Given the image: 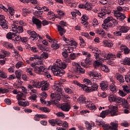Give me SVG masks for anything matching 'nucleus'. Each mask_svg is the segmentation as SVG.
Segmentation results:
<instances>
[{
	"instance_id": "2",
	"label": "nucleus",
	"mask_w": 130,
	"mask_h": 130,
	"mask_svg": "<svg viewBox=\"0 0 130 130\" xmlns=\"http://www.w3.org/2000/svg\"><path fill=\"white\" fill-rule=\"evenodd\" d=\"M82 89H83L84 91H85L86 93H91V92H94V91H97L98 89L99 85L98 84L93 82V83H91L90 86H87L85 85H80Z\"/></svg>"
},
{
	"instance_id": "40",
	"label": "nucleus",
	"mask_w": 130,
	"mask_h": 130,
	"mask_svg": "<svg viewBox=\"0 0 130 130\" xmlns=\"http://www.w3.org/2000/svg\"><path fill=\"white\" fill-rule=\"evenodd\" d=\"M116 98V95L113 94L110 95V96H108V100L110 103L115 102Z\"/></svg>"
},
{
	"instance_id": "21",
	"label": "nucleus",
	"mask_w": 130,
	"mask_h": 130,
	"mask_svg": "<svg viewBox=\"0 0 130 130\" xmlns=\"http://www.w3.org/2000/svg\"><path fill=\"white\" fill-rule=\"evenodd\" d=\"M100 87L103 91H105L108 89V84L104 81H102L100 84Z\"/></svg>"
},
{
	"instance_id": "49",
	"label": "nucleus",
	"mask_w": 130,
	"mask_h": 130,
	"mask_svg": "<svg viewBox=\"0 0 130 130\" xmlns=\"http://www.w3.org/2000/svg\"><path fill=\"white\" fill-rule=\"evenodd\" d=\"M48 15H49V16H50V17H51V16H52V17L51 18H50V20H53V21H54V20H55V14H54V13L52 12H48Z\"/></svg>"
},
{
	"instance_id": "15",
	"label": "nucleus",
	"mask_w": 130,
	"mask_h": 130,
	"mask_svg": "<svg viewBox=\"0 0 130 130\" xmlns=\"http://www.w3.org/2000/svg\"><path fill=\"white\" fill-rule=\"evenodd\" d=\"M56 27L57 28V30L59 32L60 36H62L64 34H66V29H64V27L58 24L56 25Z\"/></svg>"
},
{
	"instance_id": "41",
	"label": "nucleus",
	"mask_w": 130,
	"mask_h": 130,
	"mask_svg": "<svg viewBox=\"0 0 130 130\" xmlns=\"http://www.w3.org/2000/svg\"><path fill=\"white\" fill-rule=\"evenodd\" d=\"M109 89L112 92H117V89L114 84H112L109 86Z\"/></svg>"
},
{
	"instance_id": "1",
	"label": "nucleus",
	"mask_w": 130,
	"mask_h": 130,
	"mask_svg": "<svg viewBox=\"0 0 130 130\" xmlns=\"http://www.w3.org/2000/svg\"><path fill=\"white\" fill-rule=\"evenodd\" d=\"M67 67H68V64H66L64 62H62L59 59H57L55 64L51 68V71L55 76L62 77V75H64L65 72L61 69H66Z\"/></svg>"
},
{
	"instance_id": "6",
	"label": "nucleus",
	"mask_w": 130,
	"mask_h": 130,
	"mask_svg": "<svg viewBox=\"0 0 130 130\" xmlns=\"http://www.w3.org/2000/svg\"><path fill=\"white\" fill-rule=\"evenodd\" d=\"M109 113L111 114V116H116L119 115V112H118V108L114 106H109Z\"/></svg>"
},
{
	"instance_id": "32",
	"label": "nucleus",
	"mask_w": 130,
	"mask_h": 130,
	"mask_svg": "<svg viewBox=\"0 0 130 130\" xmlns=\"http://www.w3.org/2000/svg\"><path fill=\"white\" fill-rule=\"evenodd\" d=\"M15 36H17L16 33L12 32H9L6 35V37L8 39H12V38H14Z\"/></svg>"
},
{
	"instance_id": "24",
	"label": "nucleus",
	"mask_w": 130,
	"mask_h": 130,
	"mask_svg": "<svg viewBox=\"0 0 130 130\" xmlns=\"http://www.w3.org/2000/svg\"><path fill=\"white\" fill-rule=\"evenodd\" d=\"M68 45H70V46H73L71 48H76L77 47V45H78V43L76 42V41H73L72 40H70V41H68Z\"/></svg>"
},
{
	"instance_id": "7",
	"label": "nucleus",
	"mask_w": 130,
	"mask_h": 130,
	"mask_svg": "<svg viewBox=\"0 0 130 130\" xmlns=\"http://www.w3.org/2000/svg\"><path fill=\"white\" fill-rule=\"evenodd\" d=\"M115 103H117L120 105H122V106H127V105L128 104V103L126 100L117 96H116Z\"/></svg>"
},
{
	"instance_id": "61",
	"label": "nucleus",
	"mask_w": 130,
	"mask_h": 130,
	"mask_svg": "<svg viewBox=\"0 0 130 130\" xmlns=\"http://www.w3.org/2000/svg\"><path fill=\"white\" fill-rule=\"evenodd\" d=\"M42 14H43V11H42V10H36L35 12V15H36V16L42 15Z\"/></svg>"
},
{
	"instance_id": "43",
	"label": "nucleus",
	"mask_w": 130,
	"mask_h": 130,
	"mask_svg": "<svg viewBox=\"0 0 130 130\" xmlns=\"http://www.w3.org/2000/svg\"><path fill=\"white\" fill-rule=\"evenodd\" d=\"M120 30L122 33H126L129 30V28L127 26H121Z\"/></svg>"
},
{
	"instance_id": "64",
	"label": "nucleus",
	"mask_w": 130,
	"mask_h": 130,
	"mask_svg": "<svg viewBox=\"0 0 130 130\" xmlns=\"http://www.w3.org/2000/svg\"><path fill=\"white\" fill-rule=\"evenodd\" d=\"M70 56V58L72 60L76 59V58H77V55L75 53H71Z\"/></svg>"
},
{
	"instance_id": "52",
	"label": "nucleus",
	"mask_w": 130,
	"mask_h": 130,
	"mask_svg": "<svg viewBox=\"0 0 130 130\" xmlns=\"http://www.w3.org/2000/svg\"><path fill=\"white\" fill-rule=\"evenodd\" d=\"M0 77L3 78V79H6L8 78V76L6 73H5V72L2 71V70H0Z\"/></svg>"
},
{
	"instance_id": "62",
	"label": "nucleus",
	"mask_w": 130,
	"mask_h": 130,
	"mask_svg": "<svg viewBox=\"0 0 130 130\" xmlns=\"http://www.w3.org/2000/svg\"><path fill=\"white\" fill-rule=\"evenodd\" d=\"M96 33H97V34H99V35H102V36H104V35L105 34V32L104 30H96Z\"/></svg>"
},
{
	"instance_id": "10",
	"label": "nucleus",
	"mask_w": 130,
	"mask_h": 130,
	"mask_svg": "<svg viewBox=\"0 0 130 130\" xmlns=\"http://www.w3.org/2000/svg\"><path fill=\"white\" fill-rule=\"evenodd\" d=\"M110 13H111V11L108 9V8H103V9H102L101 12L99 13L98 17H99L100 18H102L103 19L104 18V16H105L106 14L109 15Z\"/></svg>"
},
{
	"instance_id": "28",
	"label": "nucleus",
	"mask_w": 130,
	"mask_h": 130,
	"mask_svg": "<svg viewBox=\"0 0 130 130\" xmlns=\"http://www.w3.org/2000/svg\"><path fill=\"white\" fill-rule=\"evenodd\" d=\"M122 64L125 66H130V58L128 57H125L124 59L121 61Z\"/></svg>"
},
{
	"instance_id": "30",
	"label": "nucleus",
	"mask_w": 130,
	"mask_h": 130,
	"mask_svg": "<svg viewBox=\"0 0 130 130\" xmlns=\"http://www.w3.org/2000/svg\"><path fill=\"white\" fill-rule=\"evenodd\" d=\"M42 82H35L34 81H32V86H34V87H35L36 88H38V89H40V87L42 85Z\"/></svg>"
},
{
	"instance_id": "25",
	"label": "nucleus",
	"mask_w": 130,
	"mask_h": 130,
	"mask_svg": "<svg viewBox=\"0 0 130 130\" xmlns=\"http://www.w3.org/2000/svg\"><path fill=\"white\" fill-rule=\"evenodd\" d=\"M96 60H95L93 62V66H94L95 68H97L98 67H99V66H102V61H100L101 60V59H100V58H99V57L96 59Z\"/></svg>"
},
{
	"instance_id": "11",
	"label": "nucleus",
	"mask_w": 130,
	"mask_h": 130,
	"mask_svg": "<svg viewBox=\"0 0 130 130\" xmlns=\"http://www.w3.org/2000/svg\"><path fill=\"white\" fill-rule=\"evenodd\" d=\"M71 105L70 104L66 103L63 104L60 106V109L62 111H64V112H69L71 109Z\"/></svg>"
},
{
	"instance_id": "57",
	"label": "nucleus",
	"mask_w": 130,
	"mask_h": 130,
	"mask_svg": "<svg viewBox=\"0 0 130 130\" xmlns=\"http://www.w3.org/2000/svg\"><path fill=\"white\" fill-rule=\"evenodd\" d=\"M123 89L124 92H126V93H129L130 92V90L129 88H128V86L127 85L126 86H123Z\"/></svg>"
},
{
	"instance_id": "63",
	"label": "nucleus",
	"mask_w": 130,
	"mask_h": 130,
	"mask_svg": "<svg viewBox=\"0 0 130 130\" xmlns=\"http://www.w3.org/2000/svg\"><path fill=\"white\" fill-rule=\"evenodd\" d=\"M29 98L30 99H32V100H36L37 98V95L36 94V93H33L31 96H29Z\"/></svg>"
},
{
	"instance_id": "3",
	"label": "nucleus",
	"mask_w": 130,
	"mask_h": 130,
	"mask_svg": "<svg viewBox=\"0 0 130 130\" xmlns=\"http://www.w3.org/2000/svg\"><path fill=\"white\" fill-rule=\"evenodd\" d=\"M46 69L44 64L41 62L40 64H38V66L34 69V71L38 75H44L46 73Z\"/></svg>"
},
{
	"instance_id": "53",
	"label": "nucleus",
	"mask_w": 130,
	"mask_h": 130,
	"mask_svg": "<svg viewBox=\"0 0 130 130\" xmlns=\"http://www.w3.org/2000/svg\"><path fill=\"white\" fill-rule=\"evenodd\" d=\"M40 110L43 111L44 112H50V110L47 107H41L39 108Z\"/></svg>"
},
{
	"instance_id": "17",
	"label": "nucleus",
	"mask_w": 130,
	"mask_h": 130,
	"mask_svg": "<svg viewBox=\"0 0 130 130\" xmlns=\"http://www.w3.org/2000/svg\"><path fill=\"white\" fill-rule=\"evenodd\" d=\"M89 76H91L93 78L96 79H101V74L100 73L97 72V71H92L90 72Z\"/></svg>"
},
{
	"instance_id": "29",
	"label": "nucleus",
	"mask_w": 130,
	"mask_h": 130,
	"mask_svg": "<svg viewBox=\"0 0 130 130\" xmlns=\"http://www.w3.org/2000/svg\"><path fill=\"white\" fill-rule=\"evenodd\" d=\"M109 114V110L107 109L105 111H103L100 114V117L102 118H105L106 117V115H108Z\"/></svg>"
},
{
	"instance_id": "23",
	"label": "nucleus",
	"mask_w": 130,
	"mask_h": 130,
	"mask_svg": "<svg viewBox=\"0 0 130 130\" xmlns=\"http://www.w3.org/2000/svg\"><path fill=\"white\" fill-rule=\"evenodd\" d=\"M77 102L80 104H84L86 103V98L84 95H81L77 99Z\"/></svg>"
},
{
	"instance_id": "37",
	"label": "nucleus",
	"mask_w": 130,
	"mask_h": 130,
	"mask_svg": "<svg viewBox=\"0 0 130 130\" xmlns=\"http://www.w3.org/2000/svg\"><path fill=\"white\" fill-rule=\"evenodd\" d=\"M87 108H89L90 110H96L97 109V108L96 107V106L94 105V104H88L86 105Z\"/></svg>"
},
{
	"instance_id": "55",
	"label": "nucleus",
	"mask_w": 130,
	"mask_h": 130,
	"mask_svg": "<svg viewBox=\"0 0 130 130\" xmlns=\"http://www.w3.org/2000/svg\"><path fill=\"white\" fill-rule=\"evenodd\" d=\"M112 20V17H108L106 19L104 20V24H108V22H110Z\"/></svg>"
},
{
	"instance_id": "14",
	"label": "nucleus",
	"mask_w": 130,
	"mask_h": 130,
	"mask_svg": "<svg viewBox=\"0 0 130 130\" xmlns=\"http://www.w3.org/2000/svg\"><path fill=\"white\" fill-rule=\"evenodd\" d=\"M41 87L42 91H47L49 89V83L47 81H42Z\"/></svg>"
},
{
	"instance_id": "48",
	"label": "nucleus",
	"mask_w": 130,
	"mask_h": 130,
	"mask_svg": "<svg viewBox=\"0 0 130 130\" xmlns=\"http://www.w3.org/2000/svg\"><path fill=\"white\" fill-rule=\"evenodd\" d=\"M124 79L126 83H130V71L128 73V75L125 76Z\"/></svg>"
},
{
	"instance_id": "51",
	"label": "nucleus",
	"mask_w": 130,
	"mask_h": 130,
	"mask_svg": "<svg viewBox=\"0 0 130 130\" xmlns=\"http://www.w3.org/2000/svg\"><path fill=\"white\" fill-rule=\"evenodd\" d=\"M51 47L53 49H55V50H56V49H58V48H59V45L57 43H53L51 45Z\"/></svg>"
},
{
	"instance_id": "54",
	"label": "nucleus",
	"mask_w": 130,
	"mask_h": 130,
	"mask_svg": "<svg viewBox=\"0 0 130 130\" xmlns=\"http://www.w3.org/2000/svg\"><path fill=\"white\" fill-rule=\"evenodd\" d=\"M64 89L65 92L66 93H68V94H73V90L71 89V88H69L68 87H65Z\"/></svg>"
},
{
	"instance_id": "16",
	"label": "nucleus",
	"mask_w": 130,
	"mask_h": 130,
	"mask_svg": "<svg viewBox=\"0 0 130 130\" xmlns=\"http://www.w3.org/2000/svg\"><path fill=\"white\" fill-rule=\"evenodd\" d=\"M115 17H117V20H124L126 18L124 14L121 13L120 12H115Z\"/></svg>"
},
{
	"instance_id": "35",
	"label": "nucleus",
	"mask_w": 130,
	"mask_h": 130,
	"mask_svg": "<svg viewBox=\"0 0 130 130\" xmlns=\"http://www.w3.org/2000/svg\"><path fill=\"white\" fill-rule=\"evenodd\" d=\"M77 73H79V74H85V69L81 67V66H78L76 68Z\"/></svg>"
},
{
	"instance_id": "20",
	"label": "nucleus",
	"mask_w": 130,
	"mask_h": 130,
	"mask_svg": "<svg viewBox=\"0 0 130 130\" xmlns=\"http://www.w3.org/2000/svg\"><path fill=\"white\" fill-rule=\"evenodd\" d=\"M115 78H116V80L118 81L120 84H123L124 83V78L122 75L118 74L115 76Z\"/></svg>"
},
{
	"instance_id": "13",
	"label": "nucleus",
	"mask_w": 130,
	"mask_h": 130,
	"mask_svg": "<svg viewBox=\"0 0 130 130\" xmlns=\"http://www.w3.org/2000/svg\"><path fill=\"white\" fill-rule=\"evenodd\" d=\"M32 22L34 24H35L37 26V28L38 29H41V24H42V22H41V21H40L39 19L36 18H32Z\"/></svg>"
},
{
	"instance_id": "39",
	"label": "nucleus",
	"mask_w": 130,
	"mask_h": 130,
	"mask_svg": "<svg viewBox=\"0 0 130 130\" xmlns=\"http://www.w3.org/2000/svg\"><path fill=\"white\" fill-rule=\"evenodd\" d=\"M53 89L55 92H59L60 93L62 91V89L61 88V87L60 86H57L56 85H54L53 86Z\"/></svg>"
},
{
	"instance_id": "47",
	"label": "nucleus",
	"mask_w": 130,
	"mask_h": 130,
	"mask_svg": "<svg viewBox=\"0 0 130 130\" xmlns=\"http://www.w3.org/2000/svg\"><path fill=\"white\" fill-rule=\"evenodd\" d=\"M24 66V63H23V61H19L15 64V67L16 69H19V68H21Z\"/></svg>"
},
{
	"instance_id": "34",
	"label": "nucleus",
	"mask_w": 130,
	"mask_h": 130,
	"mask_svg": "<svg viewBox=\"0 0 130 130\" xmlns=\"http://www.w3.org/2000/svg\"><path fill=\"white\" fill-rule=\"evenodd\" d=\"M3 45L4 47H6V48H10V49H13V48H14V46H13V44L9 42L4 43Z\"/></svg>"
},
{
	"instance_id": "12",
	"label": "nucleus",
	"mask_w": 130,
	"mask_h": 130,
	"mask_svg": "<svg viewBox=\"0 0 130 130\" xmlns=\"http://www.w3.org/2000/svg\"><path fill=\"white\" fill-rule=\"evenodd\" d=\"M27 33L28 35H30L31 38H33L32 40H37L38 39V35L34 30H28Z\"/></svg>"
},
{
	"instance_id": "18",
	"label": "nucleus",
	"mask_w": 130,
	"mask_h": 130,
	"mask_svg": "<svg viewBox=\"0 0 130 130\" xmlns=\"http://www.w3.org/2000/svg\"><path fill=\"white\" fill-rule=\"evenodd\" d=\"M14 28L16 29L14 30V29H13L12 31L13 32H15L16 34H17V32H18V31H19V33H23L24 32V29L23 28V26H18L17 25H14Z\"/></svg>"
},
{
	"instance_id": "4",
	"label": "nucleus",
	"mask_w": 130,
	"mask_h": 130,
	"mask_svg": "<svg viewBox=\"0 0 130 130\" xmlns=\"http://www.w3.org/2000/svg\"><path fill=\"white\" fill-rule=\"evenodd\" d=\"M51 101L52 102L53 104H54L56 106H59V102L60 101V94L58 93H53L51 94Z\"/></svg>"
},
{
	"instance_id": "60",
	"label": "nucleus",
	"mask_w": 130,
	"mask_h": 130,
	"mask_svg": "<svg viewBox=\"0 0 130 130\" xmlns=\"http://www.w3.org/2000/svg\"><path fill=\"white\" fill-rule=\"evenodd\" d=\"M41 57H43V58L46 59V58H48V53L47 52H43L41 54Z\"/></svg>"
},
{
	"instance_id": "27",
	"label": "nucleus",
	"mask_w": 130,
	"mask_h": 130,
	"mask_svg": "<svg viewBox=\"0 0 130 130\" xmlns=\"http://www.w3.org/2000/svg\"><path fill=\"white\" fill-rule=\"evenodd\" d=\"M92 53H94L95 59H97L98 57H99L100 54H101V52L100 50H99L98 49H92Z\"/></svg>"
},
{
	"instance_id": "42",
	"label": "nucleus",
	"mask_w": 130,
	"mask_h": 130,
	"mask_svg": "<svg viewBox=\"0 0 130 130\" xmlns=\"http://www.w3.org/2000/svg\"><path fill=\"white\" fill-rule=\"evenodd\" d=\"M0 26L3 28V29H8V24H7V20H4L0 22Z\"/></svg>"
},
{
	"instance_id": "46",
	"label": "nucleus",
	"mask_w": 130,
	"mask_h": 130,
	"mask_svg": "<svg viewBox=\"0 0 130 130\" xmlns=\"http://www.w3.org/2000/svg\"><path fill=\"white\" fill-rule=\"evenodd\" d=\"M85 9L87 10V11H91L92 10V6L90 3H86L85 5Z\"/></svg>"
},
{
	"instance_id": "26",
	"label": "nucleus",
	"mask_w": 130,
	"mask_h": 130,
	"mask_svg": "<svg viewBox=\"0 0 130 130\" xmlns=\"http://www.w3.org/2000/svg\"><path fill=\"white\" fill-rule=\"evenodd\" d=\"M1 52L4 54L0 53V59L4 58L5 56H9L10 55V52L7 51L5 50H1Z\"/></svg>"
},
{
	"instance_id": "5",
	"label": "nucleus",
	"mask_w": 130,
	"mask_h": 130,
	"mask_svg": "<svg viewBox=\"0 0 130 130\" xmlns=\"http://www.w3.org/2000/svg\"><path fill=\"white\" fill-rule=\"evenodd\" d=\"M111 125L109 126V125L107 124H104L103 125L102 127H103L104 129L105 130H118V123H114V122H111Z\"/></svg>"
},
{
	"instance_id": "19",
	"label": "nucleus",
	"mask_w": 130,
	"mask_h": 130,
	"mask_svg": "<svg viewBox=\"0 0 130 130\" xmlns=\"http://www.w3.org/2000/svg\"><path fill=\"white\" fill-rule=\"evenodd\" d=\"M103 56L104 57V59H112L114 60L115 58H116V55L113 54H103Z\"/></svg>"
},
{
	"instance_id": "59",
	"label": "nucleus",
	"mask_w": 130,
	"mask_h": 130,
	"mask_svg": "<svg viewBox=\"0 0 130 130\" xmlns=\"http://www.w3.org/2000/svg\"><path fill=\"white\" fill-rule=\"evenodd\" d=\"M23 95H24L23 93H21L20 92H18L17 95V98L18 100H22V97H23Z\"/></svg>"
},
{
	"instance_id": "36",
	"label": "nucleus",
	"mask_w": 130,
	"mask_h": 130,
	"mask_svg": "<svg viewBox=\"0 0 130 130\" xmlns=\"http://www.w3.org/2000/svg\"><path fill=\"white\" fill-rule=\"evenodd\" d=\"M103 43L104 45H105V46H107V47H112V46H113V44L107 40L104 41Z\"/></svg>"
},
{
	"instance_id": "50",
	"label": "nucleus",
	"mask_w": 130,
	"mask_h": 130,
	"mask_svg": "<svg viewBox=\"0 0 130 130\" xmlns=\"http://www.w3.org/2000/svg\"><path fill=\"white\" fill-rule=\"evenodd\" d=\"M85 126L87 130L92 129V125L88 121L85 122Z\"/></svg>"
},
{
	"instance_id": "31",
	"label": "nucleus",
	"mask_w": 130,
	"mask_h": 130,
	"mask_svg": "<svg viewBox=\"0 0 130 130\" xmlns=\"http://www.w3.org/2000/svg\"><path fill=\"white\" fill-rule=\"evenodd\" d=\"M87 20H88V17L86 15H83L81 17V20L82 21V24H83L85 27H87V25H88V22H86Z\"/></svg>"
},
{
	"instance_id": "38",
	"label": "nucleus",
	"mask_w": 130,
	"mask_h": 130,
	"mask_svg": "<svg viewBox=\"0 0 130 130\" xmlns=\"http://www.w3.org/2000/svg\"><path fill=\"white\" fill-rule=\"evenodd\" d=\"M22 70H16L15 71V75H16V77L17 79H21V77H22Z\"/></svg>"
},
{
	"instance_id": "9",
	"label": "nucleus",
	"mask_w": 130,
	"mask_h": 130,
	"mask_svg": "<svg viewBox=\"0 0 130 130\" xmlns=\"http://www.w3.org/2000/svg\"><path fill=\"white\" fill-rule=\"evenodd\" d=\"M49 123L52 125V126H55V125H58L59 126H61V120L58 118L56 119H51L48 120Z\"/></svg>"
},
{
	"instance_id": "56",
	"label": "nucleus",
	"mask_w": 130,
	"mask_h": 130,
	"mask_svg": "<svg viewBox=\"0 0 130 130\" xmlns=\"http://www.w3.org/2000/svg\"><path fill=\"white\" fill-rule=\"evenodd\" d=\"M56 114L57 116H58L59 117H62V118H64V117H66L64 114L61 112H58Z\"/></svg>"
},
{
	"instance_id": "22",
	"label": "nucleus",
	"mask_w": 130,
	"mask_h": 130,
	"mask_svg": "<svg viewBox=\"0 0 130 130\" xmlns=\"http://www.w3.org/2000/svg\"><path fill=\"white\" fill-rule=\"evenodd\" d=\"M9 12L10 14L9 18L10 20H14V15H15V10L12 7L8 8Z\"/></svg>"
},
{
	"instance_id": "45",
	"label": "nucleus",
	"mask_w": 130,
	"mask_h": 130,
	"mask_svg": "<svg viewBox=\"0 0 130 130\" xmlns=\"http://www.w3.org/2000/svg\"><path fill=\"white\" fill-rule=\"evenodd\" d=\"M84 83H85V84H83V85H85L87 87H88V86H91V85H92V82H91V80L89 79H85Z\"/></svg>"
},
{
	"instance_id": "44",
	"label": "nucleus",
	"mask_w": 130,
	"mask_h": 130,
	"mask_svg": "<svg viewBox=\"0 0 130 130\" xmlns=\"http://www.w3.org/2000/svg\"><path fill=\"white\" fill-rule=\"evenodd\" d=\"M101 70L105 72L106 73H109V69L108 68V67L106 65H102Z\"/></svg>"
},
{
	"instance_id": "33",
	"label": "nucleus",
	"mask_w": 130,
	"mask_h": 130,
	"mask_svg": "<svg viewBox=\"0 0 130 130\" xmlns=\"http://www.w3.org/2000/svg\"><path fill=\"white\" fill-rule=\"evenodd\" d=\"M18 104L20 106H23V107H26V106H29V102L26 101H19L18 102Z\"/></svg>"
},
{
	"instance_id": "58",
	"label": "nucleus",
	"mask_w": 130,
	"mask_h": 130,
	"mask_svg": "<svg viewBox=\"0 0 130 130\" xmlns=\"http://www.w3.org/2000/svg\"><path fill=\"white\" fill-rule=\"evenodd\" d=\"M61 123H62L61 126L62 125L63 127H66V128H69V123H68V122L64 121L62 122V121H61Z\"/></svg>"
},
{
	"instance_id": "8",
	"label": "nucleus",
	"mask_w": 130,
	"mask_h": 130,
	"mask_svg": "<svg viewBox=\"0 0 130 130\" xmlns=\"http://www.w3.org/2000/svg\"><path fill=\"white\" fill-rule=\"evenodd\" d=\"M63 50L64 51L62 52V55L64 58L69 56L68 53H72L74 51V49L71 47H65Z\"/></svg>"
}]
</instances>
